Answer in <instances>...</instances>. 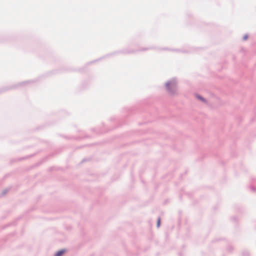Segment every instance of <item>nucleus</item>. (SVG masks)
Masks as SVG:
<instances>
[{
  "label": "nucleus",
  "instance_id": "3",
  "mask_svg": "<svg viewBox=\"0 0 256 256\" xmlns=\"http://www.w3.org/2000/svg\"><path fill=\"white\" fill-rule=\"evenodd\" d=\"M160 218H158V222H157V226H158H158H160Z\"/></svg>",
  "mask_w": 256,
  "mask_h": 256
},
{
  "label": "nucleus",
  "instance_id": "2",
  "mask_svg": "<svg viewBox=\"0 0 256 256\" xmlns=\"http://www.w3.org/2000/svg\"><path fill=\"white\" fill-rule=\"evenodd\" d=\"M65 252L64 250H61L58 252L54 256H62L63 254Z\"/></svg>",
  "mask_w": 256,
  "mask_h": 256
},
{
  "label": "nucleus",
  "instance_id": "1",
  "mask_svg": "<svg viewBox=\"0 0 256 256\" xmlns=\"http://www.w3.org/2000/svg\"><path fill=\"white\" fill-rule=\"evenodd\" d=\"M166 87L168 90H170L171 89H175L176 88V86L174 82H168L166 84Z\"/></svg>",
  "mask_w": 256,
  "mask_h": 256
}]
</instances>
